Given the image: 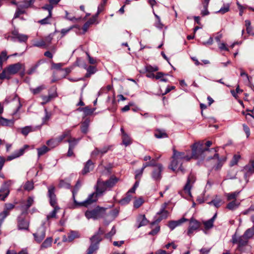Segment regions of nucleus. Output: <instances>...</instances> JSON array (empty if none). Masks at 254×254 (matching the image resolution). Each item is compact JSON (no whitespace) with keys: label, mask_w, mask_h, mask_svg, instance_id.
<instances>
[{"label":"nucleus","mask_w":254,"mask_h":254,"mask_svg":"<svg viewBox=\"0 0 254 254\" xmlns=\"http://www.w3.org/2000/svg\"><path fill=\"white\" fill-rule=\"evenodd\" d=\"M218 148V147L211 149L204 148L203 142H195L191 146L192 155L190 157V159H203L205 156H207L208 160H216L217 164L214 167L215 170H219L226 161V157L225 156L219 157L217 153Z\"/></svg>","instance_id":"obj_1"},{"label":"nucleus","mask_w":254,"mask_h":254,"mask_svg":"<svg viewBox=\"0 0 254 254\" xmlns=\"http://www.w3.org/2000/svg\"><path fill=\"white\" fill-rule=\"evenodd\" d=\"M95 192L90 194L86 200L81 202V204L87 206L97 200L98 196L101 195L107 190H109L105 182L99 179L95 186Z\"/></svg>","instance_id":"obj_2"},{"label":"nucleus","mask_w":254,"mask_h":254,"mask_svg":"<svg viewBox=\"0 0 254 254\" xmlns=\"http://www.w3.org/2000/svg\"><path fill=\"white\" fill-rule=\"evenodd\" d=\"M190 159V156L186 155L185 152H179L174 149L173 150L172 161L169 166V168L173 171L177 169L178 171L184 172V169L182 167V164L184 161H188Z\"/></svg>","instance_id":"obj_3"},{"label":"nucleus","mask_w":254,"mask_h":254,"mask_svg":"<svg viewBox=\"0 0 254 254\" xmlns=\"http://www.w3.org/2000/svg\"><path fill=\"white\" fill-rule=\"evenodd\" d=\"M22 65L19 63L9 65L3 69L2 72L0 73V79H9L11 75L16 74L20 70Z\"/></svg>","instance_id":"obj_4"},{"label":"nucleus","mask_w":254,"mask_h":254,"mask_svg":"<svg viewBox=\"0 0 254 254\" xmlns=\"http://www.w3.org/2000/svg\"><path fill=\"white\" fill-rule=\"evenodd\" d=\"M106 209L104 207L97 206L94 209L87 210L85 215L88 219H98L105 216Z\"/></svg>","instance_id":"obj_5"},{"label":"nucleus","mask_w":254,"mask_h":254,"mask_svg":"<svg viewBox=\"0 0 254 254\" xmlns=\"http://www.w3.org/2000/svg\"><path fill=\"white\" fill-rule=\"evenodd\" d=\"M249 239L243 234L242 236L237 237L236 234L233 236L232 241L233 244L238 245L237 251L241 252L243 251V247L247 245Z\"/></svg>","instance_id":"obj_6"},{"label":"nucleus","mask_w":254,"mask_h":254,"mask_svg":"<svg viewBox=\"0 0 254 254\" xmlns=\"http://www.w3.org/2000/svg\"><path fill=\"white\" fill-rule=\"evenodd\" d=\"M166 203H164L162 205L160 210L157 213L155 217V220L151 223L152 225H154L155 223H159L162 220L166 219L168 217L169 212L166 210Z\"/></svg>","instance_id":"obj_7"},{"label":"nucleus","mask_w":254,"mask_h":254,"mask_svg":"<svg viewBox=\"0 0 254 254\" xmlns=\"http://www.w3.org/2000/svg\"><path fill=\"white\" fill-rule=\"evenodd\" d=\"M13 184L11 180H8L5 182L0 189V199L4 201L9 193V187Z\"/></svg>","instance_id":"obj_8"},{"label":"nucleus","mask_w":254,"mask_h":254,"mask_svg":"<svg viewBox=\"0 0 254 254\" xmlns=\"http://www.w3.org/2000/svg\"><path fill=\"white\" fill-rule=\"evenodd\" d=\"M163 170V165L161 164H157L152 172V178L155 181H159L162 178L161 173Z\"/></svg>","instance_id":"obj_9"},{"label":"nucleus","mask_w":254,"mask_h":254,"mask_svg":"<svg viewBox=\"0 0 254 254\" xmlns=\"http://www.w3.org/2000/svg\"><path fill=\"white\" fill-rule=\"evenodd\" d=\"M33 235L35 241L38 243H41L45 238L46 236V228L44 225H42L38 228L36 233H33Z\"/></svg>","instance_id":"obj_10"},{"label":"nucleus","mask_w":254,"mask_h":254,"mask_svg":"<svg viewBox=\"0 0 254 254\" xmlns=\"http://www.w3.org/2000/svg\"><path fill=\"white\" fill-rule=\"evenodd\" d=\"M195 181V176L192 174H190L188 177L187 183L184 187V190L189 195H191L190 190Z\"/></svg>","instance_id":"obj_11"},{"label":"nucleus","mask_w":254,"mask_h":254,"mask_svg":"<svg viewBox=\"0 0 254 254\" xmlns=\"http://www.w3.org/2000/svg\"><path fill=\"white\" fill-rule=\"evenodd\" d=\"M200 227V223L195 219L191 218L190 221V225L188 231V235L191 236L194 231Z\"/></svg>","instance_id":"obj_12"},{"label":"nucleus","mask_w":254,"mask_h":254,"mask_svg":"<svg viewBox=\"0 0 254 254\" xmlns=\"http://www.w3.org/2000/svg\"><path fill=\"white\" fill-rule=\"evenodd\" d=\"M55 188L53 186H51L48 187V195L50 198V203L51 206H55L57 204L56 195L55 193Z\"/></svg>","instance_id":"obj_13"},{"label":"nucleus","mask_w":254,"mask_h":254,"mask_svg":"<svg viewBox=\"0 0 254 254\" xmlns=\"http://www.w3.org/2000/svg\"><path fill=\"white\" fill-rule=\"evenodd\" d=\"M29 223L22 216H19L17 218V227L18 229L20 230H28L29 228Z\"/></svg>","instance_id":"obj_14"},{"label":"nucleus","mask_w":254,"mask_h":254,"mask_svg":"<svg viewBox=\"0 0 254 254\" xmlns=\"http://www.w3.org/2000/svg\"><path fill=\"white\" fill-rule=\"evenodd\" d=\"M24 147H27V145H25ZM25 148H20V149L15 151L10 155L7 156L6 160L7 161H11L14 159L18 158L23 154Z\"/></svg>","instance_id":"obj_15"},{"label":"nucleus","mask_w":254,"mask_h":254,"mask_svg":"<svg viewBox=\"0 0 254 254\" xmlns=\"http://www.w3.org/2000/svg\"><path fill=\"white\" fill-rule=\"evenodd\" d=\"M78 65L86 69L87 73L85 75L86 77H90L91 74H94L97 71L96 67L94 65L88 66L86 64H83V65L79 64Z\"/></svg>","instance_id":"obj_16"},{"label":"nucleus","mask_w":254,"mask_h":254,"mask_svg":"<svg viewBox=\"0 0 254 254\" xmlns=\"http://www.w3.org/2000/svg\"><path fill=\"white\" fill-rule=\"evenodd\" d=\"M243 171L244 173L245 179L246 181L248 182V178L254 173V168L251 164H248L244 167Z\"/></svg>","instance_id":"obj_17"},{"label":"nucleus","mask_w":254,"mask_h":254,"mask_svg":"<svg viewBox=\"0 0 254 254\" xmlns=\"http://www.w3.org/2000/svg\"><path fill=\"white\" fill-rule=\"evenodd\" d=\"M188 221V219L183 218L178 221H171L169 222L168 226L171 230H174L176 227Z\"/></svg>","instance_id":"obj_18"},{"label":"nucleus","mask_w":254,"mask_h":254,"mask_svg":"<svg viewBox=\"0 0 254 254\" xmlns=\"http://www.w3.org/2000/svg\"><path fill=\"white\" fill-rule=\"evenodd\" d=\"M15 120L13 119L8 120L2 117H0V126L11 127L14 125Z\"/></svg>","instance_id":"obj_19"},{"label":"nucleus","mask_w":254,"mask_h":254,"mask_svg":"<svg viewBox=\"0 0 254 254\" xmlns=\"http://www.w3.org/2000/svg\"><path fill=\"white\" fill-rule=\"evenodd\" d=\"M94 167V164L90 160H88L86 163L83 169L82 170V173L85 175L91 171H92Z\"/></svg>","instance_id":"obj_20"},{"label":"nucleus","mask_w":254,"mask_h":254,"mask_svg":"<svg viewBox=\"0 0 254 254\" xmlns=\"http://www.w3.org/2000/svg\"><path fill=\"white\" fill-rule=\"evenodd\" d=\"M49 2V4H46L43 6L42 7V9L43 10H47L48 12H50L51 14V11L52 12V10L54 8V5L57 4V2L56 0H48Z\"/></svg>","instance_id":"obj_21"},{"label":"nucleus","mask_w":254,"mask_h":254,"mask_svg":"<svg viewBox=\"0 0 254 254\" xmlns=\"http://www.w3.org/2000/svg\"><path fill=\"white\" fill-rule=\"evenodd\" d=\"M131 193H133L132 192H130V190H128L126 195V196L122 199H121L119 201L120 204L121 205H126L128 204L130 200H131V198L132 197V196L131 195Z\"/></svg>","instance_id":"obj_22"},{"label":"nucleus","mask_w":254,"mask_h":254,"mask_svg":"<svg viewBox=\"0 0 254 254\" xmlns=\"http://www.w3.org/2000/svg\"><path fill=\"white\" fill-rule=\"evenodd\" d=\"M121 130L122 133L123 143L126 146L130 144L131 143V140L130 137L125 132L123 128H121Z\"/></svg>","instance_id":"obj_23"},{"label":"nucleus","mask_w":254,"mask_h":254,"mask_svg":"<svg viewBox=\"0 0 254 254\" xmlns=\"http://www.w3.org/2000/svg\"><path fill=\"white\" fill-rule=\"evenodd\" d=\"M118 178L116 177L112 176L109 180L104 181L109 190L111 189L118 182Z\"/></svg>","instance_id":"obj_24"},{"label":"nucleus","mask_w":254,"mask_h":254,"mask_svg":"<svg viewBox=\"0 0 254 254\" xmlns=\"http://www.w3.org/2000/svg\"><path fill=\"white\" fill-rule=\"evenodd\" d=\"M90 121L89 119H86L81 123V131L83 133H87L88 131Z\"/></svg>","instance_id":"obj_25"},{"label":"nucleus","mask_w":254,"mask_h":254,"mask_svg":"<svg viewBox=\"0 0 254 254\" xmlns=\"http://www.w3.org/2000/svg\"><path fill=\"white\" fill-rule=\"evenodd\" d=\"M79 237V235L78 233L76 231H71L68 234L67 238H64V242H71L74 239L77 238Z\"/></svg>","instance_id":"obj_26"},{"label":"nucleus","mask_w":254,"mask_h":254,"mask_svg":"<svg viewBox=\"0 0 254 254\" xmlns=\"http://www.w3.org/2000/svg\"><path fill=\"white\" fill-rule=\"evenodd\" d=\"M81 184L80 182H79V181H78L75 186L74 189L72 191V196L73 198L74 202L76 205H78V206H79V205L83 206V205L81 204V202L78 203L75 199V193H77V192L79 188L81 187Z\"/></svg>","instance_id":"obj_27"},{"label":"nucleus","mask_w":254,"mask_h":254,"mask_svg":"<svg viewBox=\"0 0 254 254\" xmlns=\"http://www.w3.org/2000/svg\"><path fill=\"white\" fill-rule=\"evenodd\" d=\"M240 204V202L237 200H233L228 203L226 208L230 210H234L236 209Z\"/></svg>","instance_id":"obj_28"},{"label":"nucleus","mask_w":254,"mask_h":254,"mask_svg":"<svg viewBox=\"0 0 254 254\" xmlns=\"http://www.w3.org/2000/svg\"><path fill=\"white\" fill-rule=\"evenodd\" d=\"M95 109V108H91L89 106H86L84 108H78V110L82 111L84 116H86L92 114Z\"/></svg>","instance_id":"obj_29"},{"label":"nucleus","mask_w":254,"mask_h":254,"mask_svg":"<svg viewBox=\"0 0 254 254\" xmlns=\"http://www.w3.org/2000/svg\"><path fill=\"white\" fill-rule=\"evenodd\" d=\"M34 201V197L33 196H29L28 197L26 204L22 206V208L25 210V213H27V210L33 205Z\"/></svg>","instance_id":"obj_30"},{"label":"nucleus","mask_w":254,"mask_h":254,"mask_svg":"<svg viewBox=\"0 0 254 254\" xmlns=\"http://www.w3.org/2000/svg\"><path fill=\"white\" fill-rule=\"evenodd\" d=\"M239 191H235L231 193H226L225 195L228 201L236 200L237 197L239 195Z\"/></svg>","instance_id":"obj_31"},{"label":"nucleus","mask_w":254,"mask_h":254,"mask_svg":"<svg viewBox=\"0 0 254 254\" xmlns=\"http://www.w3.org/2000/svg\"><path fill=\"white\" fill-rule=\"evenodd\" d=\"M80 140V138L76 139L73 137H70L67 141L69 143V147L74 149L75 146L78 144V142Z\"/></svg>","instance_id":"obj_32"},{"label":"nucleus","mask_w":254,"mask_h":254,"mask_svg":"<svg viewBox=\"0 0 254 254\" xmlns=\"http://www.w3.org/2000/svg\"><path fill=\"white\" fill-rule=\"evenodd\" d=\"M71 131L70 130H65L62 135H60L57 137L58 140L60 142H61L64 139L65 137H71Z\"/></svg>","instance_id":"obj_33"},{"label":"nucleus","mask_w":254,"mask_h":254,"mask_svg":"<svg viewBox=\"0 0 254 254\" xmlns=\"http://www.w3.org/2000/svg\"><path fill=\"white\" fill-rule=\"evenodd\" d=\"M60 142L58 140V138L51 139L48 140L46 142L47 144L49 146V147L51 148H54L57 146L59 144Z\"/></svg>","instance_id":"obj_34"},{"label":"nucleus","mask_w":254,"mask_h":254,"mask_svg":"<svg viewBox=\"0 0 254 254\" xmlns=\"http://www.w3.org/2000/svg\"><path fill=\"white\" fill-rule=\"evenodd\" d=\"M53 239L51 237L47 238L41 246V249H46L51 246Z\"/></svg>","instance_id":"obj_35"},{"label":"nucleus","mask_w":254,"mask_h":254,"mask_svg":"<svg viewBox=\"0 0 254 254\" xmlns=\"http://www.w3.org/2000/svg\"><path fill=\"white\" fill-rule=\"evenodd\" d=\"M38 151V157H40L41 156L45 154L47 152H48L50 149L45 145H43L41 148H38L37 149Z\"/></svg>","instance_id":"obj_36"},{"label":"nucleus","mask_w":254,"mask_h":254,"mask_svg":"<svg viewBox=\"0 0 254 254\" xmlns=\"http://www.w3.org/2000/svg\"><path fill=\"white\" fill-rule=\"evenodd\" d=\"M155 136L157 138H161L167 137L168 135L164 131L157 129L155 132Z\"/></svg>","instance_id":"obj_37"},{"label":"nucleus","mask_w":254,"mask_h":254,"mask_svg":"<svg viewBox=\"0 0 254 254\" xmlns=\"http://www.w3.org/2000/svg\"><path fill=\"white\" fill-rule=\"evenodd\" d=\"M53 207H54L53 210L47 216V220H49L50 218H55L57 211L60 209L59 207L57 205Z\"/></svg>","instance_id":"obj_38"},{"label":"nucleus","mask_w":254,"mask_h":254,"mask_svg":"<svg viewBox=\"0 0 254 254\" xmlns=\"http://www.w3.org/2000/svg\"><path fill=\"white\" fill-rule=\"evenodd\" d=\"M99 248L98 245L94 243H91V245L87 250V253L89 254H92L94 252L96 251Z\"/></svg>","instance_id":"obj_39"},{"label":"nucleus","mask_w":254,"mask_h":254,"mask_svg":"<svg viewBox=\"0 0 254 254\" xmlns=\"http://www.w3.org/2000/svg\"><path fill=\"white\" fill-rule=\"evenodd\" d=\"M138 221L139 222L138 228H139L143 226H145L147 225L148 223V220L146 218L145 215H141L139 217Z\"/></svg>","instance_id":"obj_40"},{"label":"nucleus","mask_w":254,"mask_h":254,"mask_svg":"<svg viewBox=\"0 0 254 254\" xmlns=\"http://www.w3.org/2000/svg\"><path fill=\"white\" fill-rule=\"evenodd\" d=\"M239 69L241 71V76H245V79H244V82L247 84L250 83V79L251 78V77L249 76L248 74L245 71H244L242 68H240Z\"/></svg>","instance_id":"obj_41"},{"label":"nucleus","mask_w":254,"mask_h":254,"mask_svg":"<svg viewBox=\"0 0 254 254\" xmlns=\"http://www.w3.org/2000/svg\"><path fill=\"white\" fill-rule=\"evenodd\" d=\"M249 239L252 238L254 235V226L252 228L247 229L244 234Z\"/></svg>","instance_id":"obj_42"},{"label":"nucleus","mask_w":254,"mask_h":254,"mask_svg":"<svg viewBox=\"0 0 254 254\" xmlns=\"http://www.w3.org/2000/svg\"><path fill=\"white\" fill-rule=\"evenodd\" d=\"M34 3V0H24L21 4L19 5V7L22 8H26L30 6Z\"/></svg>","instance_id":"obj_43"},{"label":"nucleus","mask_w":254,"mask_h":254,"mask_svg":"<svg viewBox=\"0 0 254 254\" xmlns=\"http://www.w3.org/2000/svg\"><path fill=\"white\" fill-rule=\"evenodd\" d=\"M101 240V237L100 236L98 235V234H95L90 238L91 243H94L97 245H99Z\"/></svg>","instance_id":"obj_44"},{"label":"nucleus","mask_w":254,"mask_h":254,"mask_svg":"<svg viewBox=\"0 0 254 254\" xmlns=\"http://www.w3.org/2000/svg\"><path fill=\"white\" fill-rule=\"evenodd\" d=\"M230 10V4L229 3L224 4L223 6L216 12V13H220L224 14L228 12Z\"/></svg>","instance_id":"obj_45"},{"label":"nucleus","mask_w":254,"mask_h":254,"mask_svg":"<svg viewBox=\"0 0 254 254\" xmlns=\"http://www.w3.org/2000/svg\"><path fill=\"white\" fill-rule=\"evenodd\" d=\"M145 71L147 72H153L158 70L157 66H152L151 65H146L145 66Z\"/></svg>","instance_id":"obj_46"},{"label":"nucleus","mask_w":254,"mask_h":254,"mask_svg":"<svg viewBox=\"0 0 254 254\" xmlns=\"http://www.w3.org/2000/svg\"><path fill=\"white\" fill-rule=\"evenodd\" d=\"M24 189L27 191H30L34 189V183L31 181H27L24 185Z\"/></svg>","instance_id":"obj_47"},{"label":"nucleus","mask_w":254,"mask_h":254,"mask_svg":"<svg viewBox=\"0 0 254 254\" xmlns=\"http://www.w3.org/2000/svg\"><path fill=\"white\" fill-rule=\"evenodd\" d=\"M52 12L51 11V14H50V12H49L48 15L45 17V18L41 19L38 21L39 23H40L42 25H45L47 24L50 23L49 19L52 17Z\"/></svg>","instance_id":"obj_48"},{"label":"nucleus","mask_w":254,"mask_h":254,"mask_svg":"<svg viewBox=\"0 0 254 254\" xmlns=\"http://www.w3.org/2000/svg\"><path fill=\"white\" fill-rule=\"evenodd\" d=\"M45 88L46 87L44 85H41L36 87V88H30V91L34 94H38Z\"/></svg>","instance_id":"obj_49"},{"label":"nucleus","mask_w":254,"mask_h":254,"mask_svg":"<svg viewBox=\"0 0 254 254\" xmlns=\"http://www.w3.org/2000/svg\"><path fill=\"white\" fill-rule=\"evenodd\" d=\"M45 111V116L42 118L43 124H46L51 118V114L48 112L46 108L44 110Z\"/></svg>","instance_id":"obj_50"},{"label":"nucleus","mask_w":254,"mask_h":254,"mask_svg":"<svg viewBox=\"0 0 254 254\" xmlns=\"http://www.w3.org/2000/svg\"><path fill=\"white\" fill-rule=\"evenodd\" d=\"M56 96H57V95H53V94L49 95L48 96H43L42 97V100H43V102H42V104L44 105V104H46V103H47V102H49L50 101H51V100L53 98L55 97Z\"/></svg>","instance_id":"obj_51"},{"label":"nucleus","mask_w":254,"mask_h":254,"mask_svg":"<svg viewBox=\"0 0 254 254\" xmlns=\"http://www.w3.org/2000/svg\"><path fill=\"white\" fill-rule=\"evenodd\" d=\"M33 46L38 47V48H42L46 49L45 41H44L43 40L36 41L33 44Z\"/></svg>","instance_id":"obj_52"},{"label":"nucleus","mask_w":254,"mask_h":254,"mask_svg":"<svg viewBox=\"0 0 254 254\" xmlns=\"http://www.w3.org/2000/svg\"><path fill=\"white\" fill-rule=\"evenodd\" d=\"M52 40H53V37L51 34L46 37L45 38L44 40H43L44 41H45L46 49H49V46L51 44Z\"/></svg>","instance_id":"obj_53"},{"label":"nucleus","mask_w":254,"mask_h":254,"mask_svg":"<svg viewBox=\"0 0 254 254\" xmlns=\"http://www.w3.org/2000/svg\"><path fill=\"white\" fill-rule=\"evenodd\" d=\"M222 202V200L220 198H217L212 200L210 202H209V204H213L216 207H218L221 205V203Z\"/></svg>","instance_id":"obj_54"},{"label":"nucleus","mask_w":254,"mask_h":254,"mask_svg":"<svg viewBox=\"0 0 254 254\" xmlns=\"http://www.w3.org/2000/svg\"><path fill=\"white\" fill-rule=\"evenodd\" d=\"M16 35L17 37L15 39H17L19 42H25L28 39V36L26 35L20 34Z\"/></svg>","instance_id":"obj_55"},{"label":"nucleus","mask_w":254,"mask_h":254,"mask_svg":"<svg viewBox=\"0 0 254 254\" xmlns=\"http://www.w3.org/2000/svg\"><path fill=\"white\" fill-rule=\"evenodd\" d=\"M143 200L141 197H139L138 198H137L135 199L133 202V206L135 208H138L143 203Z\"/></svg>","instance_id":"obj_56"},{"label":"nucleus","mask_w":254,"mask_h":254,"mask_svg":"<svg viewBox=\"0 0 254 254\" xmlns=\"http://www.w3.org/2000/svg\"><path fill=\"white\" fill-rule=\"evenodd\" d=\"M240 158V156L239 155H234L232 159L231 160L230 163V166H233L235 165H236L239 161V159Z\"/></svg>","instance_id":"obj_57"},{"label":"nucleus","mask_w":254,"mask_h":254,"mask_svg":"<svg viewBox=\"0 0 254 254\" xmlns=\"http://www.w3.org/2000/svg\"><path fill=\"white\" fill-rule=\"evenodd\" d=\"M59 187L65 189H69L70 188V185L68 182L64 180H61L59 183Z\"/></svg>","instance_id":"obj_58"},{"label":"nucleus","mask_w":254,"mask_h":254,"mask_svg":"<svg viewBox=\"0 0 254 254\" xmlns=\"http://www.w3.org/2000/svg\"><path fill=\"white\" fill-rule=\"evenodd\" d=\"M31 131V127L29 126H26L21 128V133L25 136L27 135Z\"/></svg>","instance_id":"obj_59"},{"label":"nucleus","mask_w":254,"mask_h":254,"mask_svg":"<svg viewBox=\"0 0 254 254\" xmlns=\"http://www.w3.org/2000/svg\"><path fill=\"white\" fill-rule=\"evenodd\" d=\"M14 99L17 102L18 106L16 108V110L13 112V115L16 114L22 107V105L20 102L19 98L16 95H14Z\"/></svg>","instance_id":"obj_60"},{"label":"nucleus","mask_w":254,"mask_h":254,"mask_svg":"<svg viewBox=\"0 0 254 254\" xmlns=\"http://www.w3.org/2000/svg\"><path fill=\"white\" fill-rule=\"evenodd\" d=\"M203 224L206 229H210L213 226V222L210 219L207 221H204Z\"/></svg>","instance_id":"obj_61"},{"label":"nucleus","mask_w":254,"mask_h":254,"mask_svg":"<svg viewBox=\"0 0 254 254\" xmlns=\"http://www.w3.org/2000/svg\"><path fill=\"white\" fill-rule=\"evenodd\" d=\"M143 171H144V169H143L142 168L140 170H137L135 171V178L136 180H140V178L142 176V175L143 174Z\"/></svg>","instance_id":"obj_62"},{"label":"nucleus","mask_w":254,"mask_h":254,"mask_svg":"<svg viewBox=\"0 0 254 254\" xmlns=\"http://www.w3.org/2000/svg\"><path fill=\"white\" fill-rule=\"evenodd\" d=\"M119 212V210L116 208L111 211L109 215L111 216L112 219H114L118 215Z\"/></svg>","instance_id":"obj_63"},{"label":"nucleus","mask_w":254,"mask_h":254,"mask_svg":"<svg viewBox=\"0 0 254 254\" xmlns=\"http://www.w3.org/2000/svg\"><path fill=\"white\" fill-rule=\"evenodd\" d=\"M65 14H66V15H65V18L69 21H78L79 19H80V18H76L74 16H69V13H68V12L67 11H65Z\"/></svg>","instance_id":"obj_64"}]
</instances>
